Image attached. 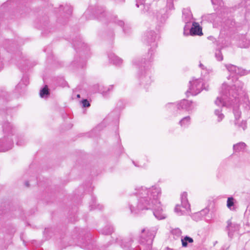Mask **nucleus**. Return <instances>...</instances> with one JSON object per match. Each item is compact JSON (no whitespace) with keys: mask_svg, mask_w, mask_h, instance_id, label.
<instances>
[{"mask_svg":"<svg viewBox=\"0 0 250 250\" xmlns=\"http://www.w3.org/2000/svg\"><path fill=\"white\" fill-rule=\"evenodd\" d=\"M225 67L230 73L227 77L228 82H224L220 90V96L218 97L215 104L219 106H227L237 104L239 99L245 95L244 83L238 79L237 75L244 76L250 73L247 70L236 65L228 64Z\"/></svg>","mask_w":250,"mask_h":250,"instance_id":"1","label":"nucleus"},{"mask_svg":"<svg viewBox=\"0 0 250 250\" xmlns=\"http://www.w3.org/2000/svg\"><path fill=\"white\" fill-rule=\"evenodd\" d=\"M136 196L129 200L128 206L132 213L137 214L144 209H152L154 215L159 220L165 219L159 198L161 189L156 186L150 188L141 187L136 189Z\"/></svg>","mask_w":250,"mask_h":250,"instance_id":"2","label":"nucleus"},{"mask_svg":"<svg viewBox=\"0 0 250 250\" xmlns=\"http://www.w3.org/2000/svg\"><path fill=\"white\" fill-rule=\"evenodd\" d=\"M151 62L152 59L150 58L148 60L146 58H136L132 61L133 65L138 69L137 75L139 84L146 89H148L152 83L150 71Z\"/></svg>","mask_w":250,"mask_h":250,"instance_id":"3","label":"nucleus"},{"mask_svg":"<svg viewBox=\"0 0 250 250\" xmlns=\"http://www.w3.org/2000/svg\"><path fill=\"white\" fill-rule=\"evenodd\" d=\"M6 113L4 110H0V125H2L4 137L0 138V152H5L12 148L13 140L11 138L15 132V128L10 123L5 121Z\"/></svg>","mask_w":250,"mask_h":250,"instance_id":"4","label":"nucleus"},{"mask_svg":"<svg viewBox=\"0 0 250 250\" xmlns=\"http://www.w3.org/2000/svg\"><path fill=\"white\" fill-rule=\"evenodd\" d=\"M154 235L149 230L144 229L141 231L139 240L141 246H138L134 250H152L151 245Z\"/></svg>","mask_w":250,"mask_h":250,"instance_id":"5","label":"nucleus"},{"mask_svg":"<svg viewBox=\"0 0 250 250\" xmlns=\"http://www.w3.org/2000/svg\"><path fill=\"white\" fill-rule=\"evenodd\" d=\"M189 87L186 92V95L188 96V94L191 93L192 95H196L199 94L204 88V83L201 79H197L190 81Z\"/></svg>","mask_w":250,"mask_h":250,"instance_id":"6","label":"nucleus"},{"mask_svg":"<svg viewBox=\"0 0 250 250\" xmlns=\"http://www.w3.org/2000/svg\"><path fill=\"white\" fill-rule=\"evenodd\" d=\"M158 35L153 31L147 32L145 36V42L148 45L151 46V48L149 50L148 54H150L149 58L151 59L153 54L152 49H154L157 46L156 41L158 39Z\"/></svg>","mask_w":250,"mask_h":250,"instance_id":"7","label":"nucleus"},{"mask_svg":"<svg viewBox=\"0 0 250 250\" xmlns=\"http://www.w3.org/2000/svg\"><path fill=\"white\" fill-rule=\"evenodd\" d=\"M172 106L174 107H177L178 109H184L188 111H191L193 109L192 102L187 100L184 99L181 101L178 104L168 103L166 105L167 108Z\"/></svg>","mask_w":250,"mask_h":250,"instance_id":"8","label":"nucleus"},{"mask_svg":"<svg viewBox=\"0 0 250 250\" xmlns=\"http://www.w3.org/2000/svg\"><path fill=\"white\" fill-rule=\"evenodd\" d=\"M169 10L167 7V4L166 5V9L163 8L160 9L159 10H157L155 13V17L156 20L160 23H164L167 19L168 16V12Z\"/></svg>","mask_w":250,"mask_h":250,"instance_id":"9","label":"nucleus"},{"mask_svg":"<svg viewBox=\"0 0 250 250\" xmlns=\"http://www.w3.org/2000/svg\"><path fill=\"white\" fill-rule=\"evenodd\" d=\"M239 229V225L235 223H232L230 220L227 221V226L226 230L228 232V236L232 238L235 232H237Z\"/></svg>","mask_w":250,"mask_h":250,"instance_id":"10","label":"nucleus"},{"mask_svg":"<svg viewBox=\"0 0 250 250\" xmlns=\"http://www.w3.org/2000/svg\"><path fill=\"white\" fill-rule=\"evenodd\" d=\"M73 45L75 49L77 52H87L89 50L88 45L83 42L81 39H80L78 41H76V40H74L73 41Z\"/></svg>","mask_w":250,"mask_h":250,"instance_id":"11","label":"nucleus"},{"mask_svg":"<svg viewBox=\"0 0 250 250\" xmlns=\"http://www.w3.org/2000/svg\"><path fill=\"white\" fill-rule=\"evenodd\" d=\"M190 35L191 36H201L203 35L202 28L200 26L199 23L193 22L192 27H190L189 33H187V35Z\"/></svg>","mask_w":250,"mask_h":250,"instance_id":"12","label":"nucleus"},{"mask_svg":"<svg viewBox=\"0 0 250 250\" xmlns=\"http://www.w3.org/2000/svg\"><path fill=\"white\" fill-rule=\"evenodd\" d=\"M110 20L113 21V22L116 23L118 25L123 27V31L125 34H128L130 33L131 31V28L129 25L125 23L124 21L122 20H118L117 19V17L115 16H114L112 17H110Z\"/></svg>","mask_w":250,"mask_h":250,"instance_id":"13","label":"nucleus"},{"mask_svg":"<svg viewBox=\"0 0 250 250\" xmlns=\"http://www.w3.org/2000/svg\"><path fill=\"white\" fill-rule=\"evenodd\" d=\"M86 64V61L85 59L81 58L78 55L75 56L74 60L71 62L73 66L77 67L83 68Z\"/></svg>","mask_w":250,"mask_h":250,"instance_id":"14","label":"nucleus"},{"mask_svg":"<svg viewBox=\"0 0 250 250\" xmlns=\"http://www.w3.org/2000/svg\"><path fill=\"white\" fill-rule=\"evenodd\" d=\"M109 60L111 63L117 66H120L123 63V60L117 56L113 53L108 54Z\"/></svg>","mask_w":250,"mask_h":250,"instance_id":"15","label":"nucleus"},{"mask_svg":"<svg viewBox=\"0 0 250 250\" xmlns=\"http://www.w3.org/2000/svg\"><path fill=\"white\" fill-rule=\"evenodd\" d=\"M187 196V193L184 192L181 194V206L186 210L190 209V205L188 203Z\"/></svg>","mask_w":250,"mask_h":250,"instance_id":"16","label":"nucleus"},{"mask_svg":"<svg viewBox=\"0 0 250 250\" xmlns=\"http://www.w3.org/2000/svg\"><path fill=\"white\" fill-rule=\"evenodd\" d=\"M238 45L241 48L250 47V39H248L246 36H243L238 41Z\"/></svg>","mask_w":250,"mask_h":250,"instance_id":"17","label":"nucleus"},{"mask_svg":"<svg viewBox=\"0 0 250 250\" xmlns=\"http://www.w3.org/2000/svg\"><path fill=\"white\" fill-rule=\"evenodd\" d=\"M246 144L244 142H239L233 145V149L235 152L244 151L246 147Z\"/></svg>","mask_w":250,"mask_h":250,"instance_id":"18","label":"nucleus"},{"mask_svg":"<svg viewBox=\"0 0 250 250\" xmlns=\"http://www.w3.org/2000/svg\"><path fill=\"white\" fill-rule=\"evenodd\" d=\"M50 94L49 90L47 85H45L43 88L41 89L40 95L42 98H46Z\"/></svg>","mask_w":250,"mask_h":250,"instance_id":"19","label":"nucleus"},{"mask_svg":"<svg viewBox=\"0 0 250 250\" xmlns=\"http://www.w3.org/2000/svg\"><path fill=\"white\" fill-rule=\"evenodd\" d=\"M190 118L189 116L183 118L179 122V124L181 126L187 127L190 124Z\"/></svg>","mask_w":250,"mask_h":250,"instance_id":"20","label":"nucleus"},{"mask_svg":"<svg viewBox=\"0 0 250 250\" xmlns=\"http://www.w3.org/2000/svg\"><path fill=\"white\" fill-rule=\"evenodd\" d=\"M181 242L182 246L183 247H187L188 246V243H193V239L188 236H186L184 238L181 239Z\"/></svg>","mask_w":250,"mask_h":250,"instance_id":"21","label":"nucleus"},{"mask_svg":"<svg viewBox=\"0 0 250 250\" xmlns=\"http://www.w3.org/2000/svg\"><path fill=\"white\" fill-rule=\"evenodd\" d=\"M113 230V227L108 225L102 230V233L105 235H109L112 233Z\"/></svg>","mask_w":250,"mask_h":250,"instance_id":"22","label":"nucleus"},{"mask_svg":"<svg viewBox=\"0 0 250 250\" xmlns=\"http://www.w3.org/2000/svg\"><path fill=\"white\" fill-rule=\"evenodd\" d=\"M133 241L132 239H130L129 241L126 240L123 241L121 243V246L123 248H126L128 250H132V248H131V243Z\"/></svg>","mask_w":250,"mask_h":250,"instance_id":"23","label":"nucleus"},{"mask_svg":"<svg viewBox=\"0 0 250 250\" xmlns=\"http://www.w3.org/2000/svg\"><path fill=\"white\" fill-rule=\"evenodd\" d=\"M103 208V206L102 205L96 204V201L94 199L92 198L91 203L90 204V209L92 210L95 208L99 209H102Z\"/></svg>","mask_w":250,"mask_h":250,"instance_id":"24","label":"nucleus"},{"mask_svg":"<svg viewBox=\"0 0 250 250\" xmlns=\"http://www.w3.org/2000/svg\"><path fill=\"white\" fill-rule=\"evenodd\" d=\"M234 199L232 197H229L227 199V206L230 210H234Z\"/></svg>","mask_w":250,"mask_h":250,"instance_id":"25","label":"nucleus"},{"mask_svg":"<svg viewBox=\"0 0 250 250\" xmlns=\"http://www.w3.org/2000/svg\"><path fill=\"white\" fill-rule=\"evenodd\" d=\"M214 114L217 116V121L218 122H221L224 118V115L222 113V110L220 109H215L214 111Z\"/></svg>","mask_w":250,"mask_h":250,"instance_id":"26","label":"nucleus"},{"mask_svg":"<svg viewBox=\"0 0 250 250\" xmlns=\"http://www.w3.org/2000/svg\"><path fill=\"white\" fill-rule=\"evenodd\" d=\"M146 0H136V5L137 7H139V5H143L144 7V9L143 10L144 12H147L148 10V6L146 5L144 3Z\"/></svg>","mask_w":250,"mask_h":250,"instance_id":"27","label":"nucleus"},{"mask_svg":"<svg viewBox=\"0 0 250 250\" xmlns=\"http://www.w3.org/2000/svg\"><path fill=\"white\" fill-rule=\"evenodd\" d=\"M113 88V85H109L108 87H103L102 88H100V91L104 95H106L110 92V90H112Z\"/></svg>","mask_w":250,"mask_h":250,"instance_id":"28","label":"nucleus"},{"mask_svg":"<svg viewBox=\"0 0 250 250\" xmlns=\"http://www.w3.org/2000/svg\"><path fill=\"white\" fill-rule=\"evenodd\" d=\"M209 210H209V207H208L205 208L204 209H202L200 211L196 212V216H197V215H201V218H202L204 216H206V215L209 213Z\"/></svg>","mask_w":250,"mask_h":250,"instance_id":"29","label":"nucleus"},{"mask_svg":"<svg viewBox=\"0 0 250 250\" xmlns=\"http://www.w3.org/2000/svg\"><path fill=\"white\" fill-rule=\"evenodd\" d=\"M171 233L172 235H173L177 238H179L180 236H181L182 232L181 230L180 229L175 228V229H172L171 230Z\"/></svg>","mask_w":250,"mask_h":250,"instance_id":"30","label":"nucleus"},{"mask_svg":"<svg viewBox=\"0 0 250 250\" xmlns=\"http://www.w3.org/2000/svg\"><path fill=\"white\" fill-rule=\"evenodd\" d=\"M26 143V139L24 138L23 136H18V140L17 141L16 144L19 146H22L25 145Z\"/></svg>","mask_w":250,"mask_h":250,"instance_id":"31","label":"nucleus"},{"mask_svg":"<svg viewBox=\"0 0 250 250\" xmlns=\"http://www.w3.org/2000/svg\"><path fill=\"white\" fill-rule=\"evenodd\" d=\"M66 14V18H67L69 16L72 12V8L71 6L67 4L65 5L63 9Z\"/></svg>","mask_w":250,"mask_h":250,"instance_id":"32","label":"nucleus"},{"mask_svg":"<svg viewBox=\"0 0 250 250\" xmlns=\"http://www.w3.org/2000/svg\"><path fill=\"white\" fill-rule=\"evenodd\" d=\"M26 86V83H23L22 82H20L16 86L15 90L17 92L20 93L21 90L24 89Z\"/></svg>","mask_w":250,"mask_h":250,"instance_id":"33","label":"nucleus"},{"mask_svg":"<svg viewBox=\"0 0 250 250\" xmlns=\"http://www.w3.org/2000/svg\"><path fill=\"white\" fill-rule=\"evenodd\" d=\"M235 125H237V127L240 129L242 128L243 130H245L247 128V124L246 121H242L241 123H239L238 122H235Z\"/></svg>","mask_w":250,"mask_h":250,"instance_id":"34","label":"nucleus"},{"mask_svg":"<svg viewBox=\"0 0 250 250\" xmlns=\"http://www.w3.org/2000/svg\"><path fill=\"white\" fill-rule=\"evenodd\" d=\"M215 57L218 61H221L223 59V56L220 50H216L215 52Z\"/></svg>","mask_w":250,"mask_h":250,"instance_id":"35","label":"nucleus"},{"mask_svg":"<svg viewBox=\"0 0 250 250\" xmlns=\"http://www.w3.org/2000/svg\"><path fill=\"white\" fill-rule=\"evenodd\" d=\"M104 9H103V7H97V8H96L95 11V13L94 14L96 15L97 16H99V15H104Z\"/></svg>","mask_w":250,"mask_h":250,"instance_id":"36","label":"nucleus"},{"mask_svg":"<svg viewBox=\"0 0 250 250\" xmlns=\"http://www.w3.org/2000/svg\"><path fill=\"white\" fill-rule=\"evenodd\" d=\"M191 18V14L189 12L187 11V13H186V11H183V19L184 21L186 20H188V21H190Z\"/></svg>","mask_w":250,"mask_h":250,"instance_id":"37","label":"nucleus"},{"mask_svg":"<svg viewBox=\"0 0 250 250\" xmlns=\"http://www.w3.org/2000/svg\"><path fill=\"white\" fill-rule=\"evenodd\" d=\"M11 45L13 46L15 45V43H14L13 41L8 40L5 42L4 47L8 51H9V47Z\"/></svg>","mask_w":250,"mask_h":250,"instance_id":"38","label":"nucleus"},{"mask_svg":"<svg viewBox=\"0 0 250 250\" xmlns=\"http://www.w3.org/2000/svg\"><path fill=\"white\" fill-rule=\"evenodd\" d=\"M233 113L235 118V120H238L241 117V112L238 109H234Z\"/></svg>","mask_w":250,"mask_h":250,"instance_id":"39","label":"nucleus"},{"mask_svg":"<svg viewBox=\"0 0 250 250\" xmlns=\"http://www.w3.org/2000/svg\"><path fill=\"white\" fill-rule=\"evenodd\" d=\"M167 7L169 10H174L173 0H167Z\"/></svg>","mask_w":250,"mask_h":250,"instance_id":"40","label":"nucleus"},{"mask_svg":"<svg viewBox=\"0 0 250 250\" xmlns=\"http://www.w3.org/2000/svg\"><path fill=\"white\" fill-rule=\"evenodd\" d=\"M185 22L186 23V25H185V27H184V34L185 35H187V33H186V31L187 30H190V26H189V24L190 23L188 22V20H186L185 21Z\"/></svg>","mask_w":250,"mask_h":250,"instance_id":"41","label":"nucleus"},{"mask_svg":"<svg viewBox=\"0 0 250 250\" xmlns=\"http://www.w3.org/2000/svg\"><path fill=\"white\" fill-rule=\"evenodd\" d=\"M82 104L83 107H88L90 105V103L87 99H83L82 101Z\"/></svg>","mask_w":250,"mask_h":250,"instance_id":"42","label":"nucleus"},{"mask_svg":"<svg viewBox=\"0 0 250 250\" xmlns=\"http://www.w3.org/2000/svg\"><path fill=\"white\" fill-rule=\"evenodd\" d=\"M226 25L228 26V28H231V26H233L234 25L235 23L234 22L230 20H228L226 21Z\"/></svg>","mask_w":250,"mask_h":250,"instance_id":"43","label":"nucleus"},{"mask_svg":"<svg viewBox=\"0 0 250 250\" xmlns=\"http://www.w3.org/2000/svg\"><path fill=\"white\" fill-rule=\"evenodd\" d=\"M211 2L213 5H221L222 0H211Z\"/></svg>","mask_w":250,"mask_h":250,"instance_id":"44","label":"nucleus"},{"mask_svg":"<svg viewBox=\"0 0 250 250\" xmlns=\"http://www.w3.org/2000/svg\"><path fill=\"white\" fill-rule=\"evenodd\" d=\"M196 213H195L192 216V218L194 220H196V221L201 219V215H197L196 216Z\"/></svg>","mask_w":250,"mask_h":250,"instance_id":"45","label":"nucleus"},{"mask_svg":"<svg viewBox=\"0 0 250 250\" xmlns=\"http://www.w3.org/2000/svg\"><path fill=\"white\" fill-rule=\"evenodd\" d=\"M21 82H22L23 83H26V85L28 84V79L26 77H23L21 80Z\"/></svg>","mask_w":250,"mask_h":250,"instance_id":"46","label":"nucleus"},{"mask_svg":"<svg viewBox=\"0 0 250 250\" xmlns=\"http://www.w3.org/2000/svg\"><path fill=\"white\" fill-rule=\"evenodd\" d=\"M179 208H180V206L179 205H177L176 206L175 208V211L177 212V213H179V212H180L181 211L179 210Z\"/></svg>","mask_w":250,"mask_h":250,"instance_id":"47","label":"nucleus"},{"mask_svg":"<svg viewBox=\"0 0 250 250\" xmlns=\"http://www.w3.org/2000/svg\"><path fill=\"white\" fill-rule=\"evenodd\" d=\"M199 67L202 69H204L205 68L204 65L201 63H200Z\"/></svg>","mask_w":250,"mask_h":250,"instance_id":"48","label":"nucleus"},{"mask_svg":"<svg viewBox=\"0 0 250 250\" xmlns=\"http://www.w3.org/2000/svg\"><path fill=\"white\" fill-rule=\"evenodd\" d=\"M105 16V13H104V15H103V16H102L101 15H99V16L98 17V18H100V19H101V20H102V18L104 17Z\"/></svg>","mask_w":250,"mask_h":250,"instance_id":"49","label":"nucleus"},{"mask_svg":"<svg viewBox=\"0 0 250 250\" xmlns=\"http://www.w3.org/2000/svg\"><path fill=\"white\" fill-rule=\"evenodd\" d=\"M4 219V216L3 215L2 217L0 218V220H1L2 219L3 220ZM2 226H0V229H1V227Z\"/></svg>","mask_w":250,"mask_h":250,"instance_id":"50","label":"nucleus"},{"mask_svg":"<svg viewBox=\"0 0 250 250\" xmlns=\"http://www.w3.org/2000/svg\"><path fill=\"white\" fill-rule=\"evenodd\" d=\"M25 186H26V187H29V183H28V182H26L25 183Z\"/></svg>","mask_w":250,"mask_h":250,"instance_id":"51","label":"nucleus"},{"mask_svg":"<svg viewBox=\"0 0 250 250\" xmlns=\"http://www.w3.org/2000/svg\"><path fill=\"white\" fill-rule=\"evenodd\" d=\"M2 214H4V215H5V212H4L3 211H2L1 213H0V215H1Z\"/></svg>","mask_w":250,"mask_h":250,"instance_id":"52","label":"nucleus"},{"mask_svg":"<svg viewBox=\"0 0 250 250\" xmlns=\"http://www.w3.org/2000/svg\"><path fill=\"white\" fill-rule=\"evenodd\" d=\"M77 97L78 98H80V95L79 94L77 95Z\"/></svg>","mask_w":250,"mask_h":250,"instance_id":"53","label":"nucleus"},{"mask_svg":"<svg viewBox=\"0 0 250 250\" xmlns=\"http://www.w3.org/2000/svg\"><path fill=\"white\" fill-rule=\"evenodd\" d=\"M133 164L135 165V166H137L134 163V162H133Z\"/></svg>","mask_w":250,"mask_h":250,"instance_id":"54","label":"nucleus"},{"mask_svg":"<svg viewBox=\"0 0 250 250\" xmlns=\"http://www.w3.org/2000/svg\"><path fill=\"white\" fill-rule=\"evenodd\" d=\"M174 250L171 249H168V250Z\"/></svg>","mask_w":250,"mask_h":250,"instance_id":"55","label":"nucleus"},{"mask_svg":"<svg viewBox=\"0 0 250 250\" xmlns=\"http://www.w3.org/2000/svg\"><path fill=\"white\" fill-rule=\"evenodd\" d=\"M11 237V234H10L9 236V237Z\"/></svg>","mask_w":250,"mask_h":250,"instance_id":"56","label":"nucleus"}]
</instances>
